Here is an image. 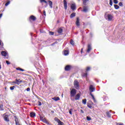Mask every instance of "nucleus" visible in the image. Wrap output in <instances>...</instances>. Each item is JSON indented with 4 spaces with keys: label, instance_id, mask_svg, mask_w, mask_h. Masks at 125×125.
Here are the masks:
<instances>
[{
    "label": "nucleus",
    "instance_id": "obj_1",
    "mask_svg": "<svg viewBox=\"0 0 125 125\" xmlns=\"http://www.w3.org/2000/svg\"><path fill=\"white\" fill-rule=\"evenodd\" d=\"M70 96L71 97H74L76 96V94H77V90L75 88L70 89Z\"/></svg>",
    "mask_w": 125,
    "mask_h": 125
},
{
    "label": "nucleus",
    "instance_id": "obj_2",
    "mask_svg": "<svg viewBox=\"0 0 125 125\" xmlns=\"http://www.w3.org/2000/svg\"><path fill=\"white\" fill-rule=\"evenodd\" d=\"M75 88L80 89V83L77 80H75L73 83Z\"/></svg>",
    "mask_w": 125,
    "mask_h": 125
},
{
    "label": "nucleus",
    "instance_id": "obj_3",
    "mask_svg": "<svg viewBox=\"0 0 125 125\" xmlns=\"http://www.w3.org/2000/svg\"><path fill=\"white\" fill-rule=\"evenodd\" d=\"M96 88L93 85H90L89 87V90L90 93H92V92H94L96 90Z\"/></svg>",
    "mask_w": 125,
    "mask_h": 125
},
{
    "label": "nucleus",
    "instance_id": "obj_4",
    "mask_svg": "<svg viewBox=\"0 0 125 125\" xmlns=\"http://www.w3.org/2000/svg\"><path fill=\"white\" fill-rule=\"evenodd\" d=\"M54 120L58 123V125H64V123L62 122L60 119H58L57 117H55Z\"/></svg>",
    "mask_w": 125,
    "mask_h": 125
},
{
    "label": "nucleus",
    "instance_id": "obj_5",
    "mask_svg": "<svg viewBox=\"0 0 125 125\" xmlns=\"http://www.w3.org/2000/svg\"><path fill=\"white\" fill-rule=\"evenodd\" d=\"M4 120L5 122H9V118H8L9 116L7 114H4Z\"/></svg>",
    "mask_w": 125,
    "mask_h": 125
},
{
    "label": "nucleus",
    "instance_id": "obj_6",
    "mask_svg": "<svg viewBox=\"0 0 125 125\" xmlns=\"http://www.w3.org/2000/svg\"><path fill=\"white\" fill-rule=\"evenodd\" d=\"M92 49V48L91 47V44H88L87 45V49L86 50V52L87 53H89L90 52V51Z\"/></svg>",
    "mask_w": 125,
    "mask_h": 125
},
{
    "label": "nucleus",
    "instance_id": "obj_7",
    "mask_svg": "<svg viewBox=\"0 0 125 125\" xmlns=\"http://www.w3.org/2000/svg\"><path fill=\"white\" fill-rule=\"evenodd\" d=\"M108 21H112V19H113V16L111 14H108L107 16V18Z\"/></svg>",
    "mask_w": 125,
    "mask_h": 125
},
{
    "label": "nucleus",
    "instance_id": "obj_8",
    "mask_svg": "<svg viewBox=\"0 0 125 125\" xmlns=\"http://www.w3.org/2000/svg\"><path fill=\"white\" fill-rule=\"evenodd\" d=\"M71 8L72 10H76V9H77V8L76 7V4H75V3L71 4Z\"/></svg>",
    "mask_w": 125,
    "mask_h": 125
},
{
    "label": "nucleus",
    "instance_id": "obj_9",
    "mask_svg": "<svg viewBox=\"0 0 125 125\" xmlns=\"http://www.w3.org/2000/svg\"><path fill=\"white\" fill-rule=\"evenodd\" d=\"M69 52L68 50H64L63 51V55H64L65 56H67L69 55Z\"/></svg>",
    "mask_w": 125,
    "mask_h": 125
},
{
    "label": "nucleus",
    "instance_id": "obj_10",
    "mask_svg": "<svg viewBox=\"0 0 125 125\" xmlns=\"http://www.w3.org/2000/svg\"><path fill=\"white\" fill-rule=\"evenodd\" d=\"M81 97V94L80 93H78L75 96V100H80V98Z\"/></svg>",
    "mask_w": 125,
    "mask_h": 125
},
{
    "label": "nucleus",
    "instance_id": "obj_11",
    "mask_svg": "<svg viewBox=\"0 0 125 125\" xmlns=\"http://www.w3.org/2000/svg\"><path fill=\"white\" fill-rule=\"evenodd\" d=\"M76 26H77L78 27H79V26H80V18H77V20H76Z\"/></svg>",
    "mask_w": 125,
    "mask_h": 125
},
{
    "label": "nucleus",
    "instance_id": "obj_12",
    "mask_svg": "<svg viewBox=\"0 0 125 125\" xmlns=\"http://www.w3.org/2000/svg\"><path fill=\"white\" fill-rule=\"evenodd\" d=\"M1 54L2 56H4V57H6V56L7 55V52L4 51H2L1 52Z\"/></svg>",
    "mask_w": 125,
    "mask_h": 125
},
{
    "label": "nucleus",
    "instance_id": "obj_13",
    "mask_svg": "<svg viewBox=\"0 0 125 125\" xmlns=\"http://www.w3.org/2000/svg\"><path fill=\"white\" fill-rule=\"evenodd\" d=\"M65 71H70L71 70V65H66L64 68Z\"/></svg>",
    "mask_w": 125,
    "mask_h": 125
},
{
    "label": "nucleus",
    "instance_id": "obj_14",
    "mask_svg": "<svg viewBox=\"0 0 125 125\" xmlns=\"http://www.w3.org/2000/svg\"><path fill=\"white\" fill-rule=\"evenodd\" d=\"M63 5H64L65 10H67V1H66V0H63Z\"/></svg>",
    "mask_w": 125,
    "mask_h": 125
},
{
    "label": "nucleus",
    "instance_id": "obj_15",
    "mask_svg": "<svg viewBox=\"0 0 125 125\" xmlns=\"http://www.w3.org/2000/svg\"><path fill=\"white\" fill-rule=\"evenodd\" d=\"M37 18L34 16H31L29 18L30 20H33V21H36Z\"/></svg>",
    "mask_w": 125,
    "mask_h": 125
},
{
    "label": "nucleus",
    "instance_id": "obj_16",
    "mask_svg": "<svg viewBox=\"0 0 125 125\" xmlns=\"http://www.w3.org/2000/svg\"><path fill=\"white\" fill-rule=\"evenodd\" d=\"M14 118H15V121L16 125H17L18 123H19V120L18 119V118L16 116H14Z\"/></svg>",
    "mask_w": 125,
    "mask_h": 125
},
{
    "label": "nucleus",
    "instance_id": "obj_17",
    "mask_svg": "<svg viewBox=\"0 0 125 125\" xmlns=\"http://www.w3.org/2000/svg\"><path fill=\"white\" fill-rule=\"evenodd\" d=\"M112 112V110H110L109 112L107 111L106 112V116L108 118H111V114L110 113Z\"/></svg>",
    "mask_w": 125,
    "mask_h": 125
},
{
    "label": "nucleus",
    "instance_id": "obj_18",
    "mask_svg": "<svg viewBox=\"0 0 125 125\" xmlns=\"http://www.w3.org/2000/svg\"><path fill=\"white\" fill-rule=\"evenodd\" d=\"M30 117H31V118H35V117H36V113L31 112L30 113Z\"/></svg>",
    "mask_w": 125,
    "mask_h": 125
},
{
    "label": "nucleus",
    "instance_id": "obj_19",
    "mask_svg": "<svg viewBox=\"0 0 125 125\" xmlns=\"http://www.w3.org/2000/svg\"><path fill=\"white\" fill-rule=\"evenodd\" d=\"M62 32H63V29H62V28H60L58 29V34H62Z\"/></svg>",
    "mask_w": 125,
    "mask_h": 125
},
{
    "label": "nucleus",
    "instance_id": "obj_20",
    "mask_svg": "<svg viewBox=\"0 0 125 125\" xmlns=\"http://www.w3.org/2000/svg\"><path fill=\"white\" fill-rule=\"evenodd\" d=\"M16 82H17V84L19 85L20 83H22V80L20 81V79H16Z\"/></svg>",
    "mask_w": 125,
    "mask_h": 125
},
{
    "label": "nucleus",
    "instance_id": "obj_21",
    "mask_svg": "<svg viewBox=\"0 0 125 125\" xmlns=\"http://www.w3.org/2000/svg\"><path fill=\"white\" fill-rule=\"evenodd\" d=\"M52 99L55 101H58L60 100V98L59 97L53 98Z\"/></svg>",
    "mask_w": 125,
    "mask_h": 125
},
{
    "label": "nucleus",
    "instance_id": "obj_22",
    "mask_svg": "<svg viewBox=\"0 0 125 125\" xmlns=\"http://www.w3.org/2000/svg\"><path fill=\"white\" fill-rule=\"evenodd\" d=\"M48 1L49 2V5L50 8H52V1H51V0H48Z\"/></svg>",
    "mask_w": 125,
    "mask_h": 125
},
{
    "label": "nucleus",
    "instance_id": "obj_23",
    "mask_svg": "<svg viewBox=\"0 0 125 125\" xmlns=\"http://www.w3.org/2000/svg\"><path fill=\"white\" fill-rule=\"evenodd\" d=\"M16 70H17V71H21L22 72H24V71H25V70H24L20 67L17 68Z\"/></svg>",
    "mask_w": 125,
    "mask_h": 125
},
{
    "label": "nucleus",
    "instance_id": "obj_24",
    "mask_svg": "<svg viewBox=\"0 0 125 125\" xmlns=\"http://www.w3.org/2000/svg\"><path fill=\"white\" fill-rule=\"evenodd\" d=\"M76 16V13H72L70 15V18H73V17H75Z\"/></svg>",
    "mask_w": 125,
    "mask_h": 125
},
{
    "label": "nucleus",
    "instance_id": "obj_25",
    "mask_svg": "<svg viewBox=\"0 0 125 125\" xmlns=\"http://www.w3.org/2000/svg\"><path fill=\"white\" fill-rule=\"evenodd\" d=\"M82 103L83 105H85L86 104V100L85 99L82 100Z\"/></svg>",
    "mask_w": 125,
    "mask_h": 125
},
{
    "label": "nucleus",
    "instance_id": "obj_26",
    "mask_svg": "<svg viewBox=\"0 0 125 125\" xmlns=\"http://www.w3.org/2000/svg\"><path fill=\"white\" fill-rule=\"evenodd\" d=\"M82 76L83 77V78H87V72H85L84 73H83Z\"/></svg>",
    "mask_w": 125,
    "mask_h": 125
},
{
    "label": "nucleus",
    "instance_id": "obj_27",
    "mask_svg": "<svg viewBox=\"0 0 125 125\" xmlns=\"http://www.w3.org/2000/svg\"><path fill=\"white\" fill-rule=\"evenodd\" d=\"M0 111H3V105L0 104Z\"/></svg>",
    "mask_w": 125,
    "mask_h": 125
},
{
    "label": "nucleus",
    "instance_id": "obj_28",
    "mask_svg": "<svg viewBox=\"0 0 125 125\" xmlns=\"http://www.w3.org/2000/svg\"><path fill=\"white\" fill-rule=\"evenodd\" d=\"M74 41H73V40L71 39V40H70V44H72V45H75V43H74Z\"/></svg>",
    "mask_w": 125,
    "mask_h": 125
},
{
    "label": "nucleus",
    "instance_id": "obj_29",
    "mask_svg": "<svg viewBox=\"0 0 125 125\" xmlns=\"http://www.w3.org/2000/svg\"><path fill=\"white\" fill-rule=\"evenodd\" d=\"M87 1H88V0H83V4H84V5H85Z\"/></svg>",
    "mask_w": 125,
    "mask_h": 125
},
{
    "label": "nucleus",
    "instance_id": "obj_30",
    "mask_svg": "<svg viewBox=\"0 0 125 125\" xmlns=\"http://www.w3.org/2000/svg\"><path fill=\"white\" fill-rule=\"evenodd\" d=\"M114 8H115V9H119V8H120V6H119V5L117 4H115Z\"/></svg>",
    "mask_w": 125,
    "mask_h": 125
},
{
    "label": "nucleus",
    "instance_id": "obj_31",
    "mask_svg": "<svg viewBox=\"0 0 125 125\" xmlns=\"http://www.w3.org/2000/svg\"><path fill=\"white\" fill-rule=\"evenodd\" d=\"M90 69H91L90 67L89 66L87 67L86 68V72H88V71H90Z\"/></svg>",
    "mask_w": 125,
    "mask_h": 125
},
{
    "label": "nucleus",
    "instance_id": "obj_32",
    "mask_svg": "<svg viewBox=\"0 0 125 125\" xmlns=\"http://www.w3.org/2000/svg\"><path fill=\"white\" fill-rule=\"evenodd\" d=\"M87 121H91V118L90 116L86 117Z\"/></svg>",
    "mask_w": 125,
    "mask_h": 125
},
{
    "label": "nucleus",
    "instance_id": "obj_33",
    "mask_svg": "<svg viewBox=\"0 0 125 125\" xmlns=\"http://www.w3.org/2000/svg\"><path fill=\"white\" fill-rule=\"evenodd\" d=\"M9 3H10V0L8 1L5 4V6H7V5H8L9 4Z\"/></svg>",
    "mask_w": 125,
    "mask_h": 125
},
{
    "label": "nucleus",
    "instance_id": "obj_34",
    "mask_svg": "<svg viewBox=\"0 0 125 125\" xmlns=\"http://www.w3.org/2000/svg\"><path fill=\"white\" fill-rule=\"evenodd\" d=\"M49 35H50L51 36H53L54 35V32L52 31H49Z\"/></svg>",
    "mask_w": 125,
    "mask_h": 125
},
{
    "label": "nucleus",
    "instance_id": "obj_35",
    "mask_svg": "<svg viewBox=\"0 0 125 125\" xmlns=\"http://www.w3.org/2000/svg\"><path fill=\"white\" fill-rule=\"evenodd\" d=\"M113 2L115 4H118V2H119V1H118V0H113Z\"/></svg>",
    "mask_w": 125,
    "mask_h": 125
},
{
    "label": "nucleus",
    "instance_id": "obj_36",
    "mask_svg": "<svg viewBox=\"0 0 125 125\" xmlns=\"http://www.w3.org/2000/svg\"><path fill=\"white\" fill-rule=\"evenodd\" d=\"M109 4L112 6L113 5V1L112 0H109Z\"/></svg>",
    "mask_w": 125,
    "mask_h": 125
},
{
    "label": "nucleus",
    "instance_id": "obj_37",
    "mask_svg": "<svg viewBox=\"0 0 125 125\" xmlns=\"http://www.w3.org/2000/svg\"><path fill=\"white\" fill-rule=\"evenodd\" d=\"M14 88H15V86H13L10 87V89L11 90H13L14 89Z\"/></svg>",
    "mask_w": 125,
    "mask_h": 125
},
{
    "label": "nucleus",
    "instance_id": "obj_38",
    "mask_svg": "<svg viewBox=\"0 0 125 125\" xmlns=\"http://www.w3.org/2000/svg\"><path fill=\"white\" fill-rule=\"evenodd\" d=\"M87 106L88 108H89L90 109H91V108L92 107V106H91V104H87Z\"/></svg>",
    "mask_w": 125,
    "mask_h": 125
},
{
    "label": "nucleus",
    "instance_id": "obj_39",
    "mask_svg": "<svg viewBox=\"0 0 125 125\" xmlns=\"http://www.w3.org/2000/svg\"><path fill=\"white\" fill-rule=\"evenodd\" d=\"M83 11L84 12H87V9L86 8H84L83 9Z\"/></svg>",
    "mask_w": 125,
    "mask_h": 125
},
{
    "label": "nucleus",
    "instance_id": "obj_40",
    "mask_svg": "<svg viewBox=\"0 0 125 125\" xmlns=\"http://www.w3.org/2000/svg\"><path fill=\"white\" fill-rule=\"evenodd\" d=\"M6 63L7 65H10V62L8 61H6Z\"/></svg>",
    "mask_w": 125,
    "mask_h": 125
},
{
    "label": "nucleus",
    "instance_id": "obj_41",
    "mask_svg": "<svg viewBox=\"0 0 125 125\" xmlns=\"http://www.w3.org/2000/svg\"><path fill=\"white\" fill-rule=\"evenodd\" d=\"M119 6H123V2H119Z\"/></svg>",
    "mask_w": 125,
    "mask_h": 125
},
{
    "label": "nucleus",
    "instance_id": "obj_42",
    "mask_svg": "<svg viewBox=\"0 0 125 125\" xmlns=\"http://www.w3.org/2000/svg\"><path fill=\"white\" fill-rule=\"evenodd\" d=\"M56 43H57V42H55L51 44V46H53V45H54V44H55Z\"/></svg>",
    "mask_w": 125,
    "mask_h": 125
},
{
    "label": "nucleus",
    "instance_id": "obj_43",
    "mask_svg": "<svg viewBox=\"0 0 125 125\" xmlns=\"http://www.w3.org/2000/svg\"><path fill=\"white\" fill-rule=\"evenodd\" d=\"M38 105L39 106H42V102H40V101H39L38 102Z\"/></svg>",
    "mask_w": 125,
    "mask_h": 125
},
{
    "label": "nucleus",
    "instance_id": "obj_44",
    "mask_svg": "<svg viewBox=\"0 0 125 125\" xmlns=\"http://www.w3.org/2000/svg\"><path fill=\"white\" fill-rule=\"evenodd\" d=\"M69 113L70 115H72V109H70V110L69 111Z\"/></svg>",
    "mask_w": 125,
    "mask_h": 125
},
{
    "label": "nucleus",
    "instance_id": "obj_45",
    "mask_svg": "<svg viewBox=\"0 0 125 125\" xmlns=\"http://www.w3.org/2000/svg\"><path fill=\"white\" fill-rule=\"evenodd\" d=\"M90 95L91 96L92 98H93V97H94V96L93 95V94H92V93H89Z\"/></svg>",
    "mask_w": 125,
    "mask_h": 125
},
{
    "label": "nucleus",
    "instance_id": "obj_46",
    "mask_svg": "<svg viewBox=\"0 0 125 125\" xmlns=\"http://www.w3.org/2000/svg\"><path fill=\"white\" fill-rule=\"evenodd\" d=\"M40 32L41 33H45L44 31H43V30H42V29H40Z\"/></svg>",
    "mask_w": 125,
    "mask_h": 125
},
{
    "label": "nucleus",
    "instance_id": "obj_47",
    "mask_svg": "<svg viewBox=\"0 0 125 125\" xmlns=\"http://www.w3.org/2000/svg\"><path fill=\"white\" fill-rule=\"evenodd\" d=\"M43 15H44V16H46V13H45V11L44 10V11H43Z\"/></svg>",
    "mask_w": 125,
    "mask_h": 125
},
{
    "label": "nucleus",
    "instance_id": "obj_48",
    "mask_svg": "<svg viewBox=\"0 0 125 125\" xmlns=\"http://www.w3.org/2000/svg\"><path fill=\"white\" fill-rule=\"evenodd\" d=\"M81 54H83V48L81 49Z\"/></svg>",
    "mask_w": 125,
    "mask_h": 125
},
{
    "label": "nucleus",
    "instance_id": "obj_49",
    "mask_svg": "<svg viewBox=\"0 0 125 125\" xmlns=\"http://www.w3.org/2000/svg\"><path fill=\"white\" fill-rule=\"evenodd\" d=\"M26 90H27V91H30V90H31V89H30V88L28 87V88L26 89Z\"/></svg>",
    "mask_w": 125,
    "mask_h": 125
},
{
    "label": "nucleus",
    "instance_id": "obj_50",
    "mask_svg": "<svg viewBox=\"0 0 125 125\" xmlns=\"http://www.w3.org/2000/svg\"><path fill=\"white\" fill-rule=\"evenodd\" d=\"M118 90H119V91H122V87H119L118 88Z\"/></svg>",
    "mask_w": 125,
    "mask_h": 125
},
{
    "label": "nucleus",
    "instance_id": "obj_51",
    "mask_svg": "<svg viewBox=\"0 0 125 125\" xmlns=\"http://www.w3.org/2000/svg\"><path fill=\"white\" fill-rule=\"evenodd\" d=\"M12 83H16V84H17V81H14V82H12Z\"/></svg>",
    "mask_w": 125,
    "mask_h": 125
},
{
    "label": "nucleus",
    "instance_id": "obj_52",
    "mask_svg": "<svg viewBox=\"0 0 125 125\" xmlns=\"http://www.w3.org/2000/svg\"><path fill=\"white\" fill-rule=\"evenodd\" d=\"M81 112L82 114H83V113H84V112L83 111V109H81Z\"/></svg>",
    "mask_w": 125,
    "mask_h": 125
},
{
    "label": "nucleus",
    "instance_id": "obj_53",
    "mask_svg": "<svg viewBox=\"0 0 125 125\" xmlns=\"http://www.w3.org/2000/svg\"><path fill=\"white\" fill-rule=\"evenodd\" d=\"M41 2H44V0H40Z\"/></svg>",
    "mask_w": 125,
    "mask_h": 125
},
{
    "label": "nucleus",
    "instance_id": "obj_54",
    "mask_svg": "<svg viewBox=\"0 0 125 125\" xmlns=\"http://www.w3.org/2000/svg\"><path fill=\"white\" fill-rule=\"evenodd\" d=\"M44 2L47 4V1H45V0H44Z\"/></svg>",
    "mask_w": 125,
    "mask_h": 125
},
{
    "label": "nucleus",
    "instance_id": "obj_55",
    "mask_svg": "<svg viewBox=\"0 0 125 125\" xmlns=\"http://www.w3.org/2000/svg\"><path fill=\"white\" fill-rule=\"evenodd\" d=\"M2 17V14H0V18H1Z\"/></svg>",
    "mask_w": 125,
    "mask_h": 125
},
{
    "label": "nucleus",
    "instance_id": "obj_56",
    "mask_svg": "<svg viewBox=\"0 0 125 125\" xmlns=\"http://www.w3.org/2000/svg\"><path fill=\"white\" fill-rule=\"evenodd\" d=\"M93 100L94 102L96 103V100L95 99Z\"/></svg>",
    "mask_w": 125,
    "mask_h": 125
},
{
    "label": "nucleus",
    "instance_id": "obj_57",
    "mask_svg": "<svg viewBox=\"0 0 125 125\" xmlns=\"http://www.w3.org/2000/svg\"><path fill=\"white\" fill-rule=\"evenodd\" d=\"M51 113H52V114H53V113H54V111H53V110H52V111H51Z\"/></svg>",
    "mask_w": 125,
    "mask_h": 125
},
{
    "label": "nucleus",
    "instance_id": "obj_58",
    "mask_svg": "<svg viewBox=\"0 0 125 125\" xmlns=\"http://www.w3.org/2000/svg\"><path fill=\"white\" fill-rule=\"evenodd\" d=\"M25 123L26 125H29V124H28L26 121H25Z\"/></svg>",
    "mask_w": 125,
    "mask_h": 125
},
{
    "label": "nucleus",
    "instance_id": "obj_59",
    "mask_svg": "<svg viewBox=\"0 0 125 125\" xmlns=\"http://www.w3.org/2000/svg\"><path fill=\"white\" fill-rule=\"evenodd\" d=\"M16 125H20V123H19V122L18 123H17V124H16Z\"/></svg>",
    "mask_w": 125,
    "mask_h": 125
},
{
    "label": "nucleus",
    "instance_id": "obj_60",
    "mask_svg": "<svg viewBox=\"0 0 125 125\" xmlns=\"http://www.w3.org/2000/svg\"><path fill=\"white\" fill-rule=\"evenodd\" d=\"M38 67H40V66H41V65H40V63H38Z\"/></svg>",
    "mask_w": 125,
    "mask_h": 125
},
{
    "label": "nucleus",
    "instance_id": "obj_61",
    "mask_svg": "<svg viewBox=\"0 0 125 125\" xmlns=\"http://www.w3.org/2000/svg\"><path fill=\"white\" fill-rule=\"evenodd\" d=\"M92 99H93V100H94V99H95V98H94V97L93 98H92Z\"/></svg>",
    "mask_w": 125,
    "mask_h": 125
},
{
    "label": "nucleus",
    "instance_id": "obj_62",
    "mask_svg": "<svg viewBox=\"0 0 125 125\" xmlns=\"http://www.w3.org/2000/svg\"><path fill=\"white\" fill-rule=\"evenodd\" d=\"M31 37H33V33H31Z\"/></svg>",
    "mask_w": 125,
    "mask_h": 125
},
{
    "label": "nucleus",
    "instance_id": "obj_63",
    "mask_svg": "<svg viewBox=\"0 0 125 125\" xmlns=\"http://www.w3.org/2000/svg\"><path fill=\"white\" fill-rule=\"evenodd\" d=\"M119 125H124L123 124H120Z\"/></svg>",
    "mask_w": 125,
    "mask_h": 125
},
{
    "label": "nucleus",
    "instance_id": "obj_64",
    "mask_svg": "<svg viewBox=\"0 0 125 125\" xmlns=\"http://www.w3.org/2000/svg\"><path fill=\"white\" fill-rule=\"evenodd\" d=\"M39 49H42V48H41V47H39Z\"/></svg>",
    "mask_w": 125,
    "mask_h": 125
}]
</instances>
